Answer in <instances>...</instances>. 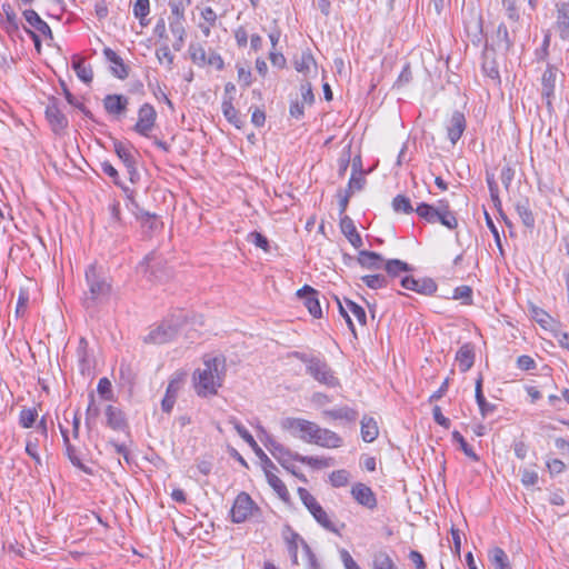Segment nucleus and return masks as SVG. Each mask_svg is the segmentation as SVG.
<instances>
[{
  "mask_svg": "<svg viewBox=\"0 0 569 569\" xmlns=\"http://www.w3.org/2000/svg\"><path fill=\"white\" fill-rule=\"evenodd\" d=\"M229 422L233 426L237 433L241 437L243 441H246L251 449L254 451L257 457L261 460L263 469L267 467H272L277 469L274 463L269 459V457L263 452V450L258 446L257 441L252 437V435L244 428V426L237 420L236 418H230Z\"/></svg>",
  "mask_w": 569,
  "mask_h": 569,
  "instance_id": "nucleus-8",
  "label": "nucleus"
},
{
  "mask_svg": "<svg viewBox=\"0 0 569 569\" xmlns=\"http://www.w3.org/2000/svg\"><path fill=\"white\" fill-rule=\"evenodd\" d=\"M190 58L193 63L204 66L207 63L206 50L201 44L191 43L189 46Z\"/></svg>",
  "mask_w": 569,
  "mask_h": 569,
  "instance_id": "nucleus-50",
  "label": "nucleus"
},
{
  "mask_svg": "<svg viewBox=\"0 0 569 569\" xmlns=\"http://www.w3.org/2000/svg\"><path fill=\"white\" fill-rule=\"evenodd\" d=\"M516 211L518 216L520 217L522 223L531 229L535 227L536 218L531 210L530 202L527 198L520 199L516 203Z\"/></svg>",
  "mask_w": 569,
  "mask_h": 569,
  "instance_id": "nucleus-35",
  "label": "nucleus"
},
{
  "mask_svg": "<svg viewBox=\"0 0 569 569\" xmlns=\"http://www.w3.org/2000/svg\"><path fill=\"white\" fill-rule=\"evenodd\" d=\"M150 12V1L149 0H137L133 4V16L139 19L140 24L146 27L148 21L146 20L147 16Z\"/></svg>",
  "mask_w": 569,
  "mask_h": 569,
  "instance_id": "nucleus-46",
  "label": "nucleus"
},
{
  "mask_svg": "<svg viewBox=\"0 0 569 569\" xmlns=\"http://www.w3.org/2000/svg\"><path fill=\"white\" fill-rule=\"evenodd\" d=\"M106 425L114 431H123L128 428V421L124 412L112 405H108L104 409Z\"/></svg>",
  "mask_w": 569,
  "mask_h": 569,
  "instance_id": "nucleus-20",
  "label": "nucleus"
},
{
  "mask_svg": "<svg viewBox=\"0 0 569 569\" xmlns=\"http://www.w3.org/2000/svg\"><path fill=\"white\" fill-rule=\"evenodd\" d=\"M531 317L542 327L546 328L551 319L550 316L541 308L532 306Z\"/></svg>",
  "mask_w": 569,
  "mask_h": 569,
  "instance_id": "nucleus-61",
  "label": "nucleus"
},
{
  "mask_svg": "<svg viewBox=\"0 0 569 569\" xmlns=\"http://www.w3.org/2000/svg\"><path fill=\"white\" fill-rule=\"evenodd\" d=\"M99 408L94 405V395L91 392L89 395V406L86 410V425L90 426L91 420L96 419L99 416Z\"/></svg>",
  "mask_w": 569,
  "mask_h": 569,
  "instance_id": "nucleus-63",
  "label": "nucleus"
},
{
  "mask_svg": "<svg viewBox=\"0 0 569 569\" xmlns=\"http://www.w3.org/2000/svg\"><path fill=\"white\" fill-rule=\"evenodd\" d=\"M157 112L150 103H143L138 111V121L134 124V131L143 137H149L154 127Z\"/></svg>",
  "mask_w": 569,
  "mask_h": 569,
  "instance_id": "nucleus-11",
  "label": "nucleus"
},
{
  "mask_svg": "<svg viewBox=\"0 0 569 569\" xmlns=\"http://www.w3.org/2000/svg\"><path fill=\"white\" fill-rule=\"evenodd\" d=\"M298 496L305 507L309 510V512L312 515L315 520L322 526L328 531H331L333 533H339V529L336 527V525L330 520L329 516L325 511V509L320 506V503L316 500V498L306 489V488H298Z\"/></svg>",
  "mask_w": 569,
  "mask_h": 569,
  "instance_id": "nucleus-5",
  "label": "nucleus"
},
{
  "mask_svg": "<svg viewBox=\"0 0 569 569\" xmlns=\"http://www.w3.org/2000/svg\"><path fill=\"white\" fill-rule=\"evenodd\" d=\"M183 20L184 19H171L170 23H169V27H170V30H171L172 34L176 38H178L180 43H183L184 36H186V30H184V27H183Z\"/></svg>",
  "mask_w": 569,
  "mask_h": 569,
  "instance_id": "nucleus-58",
  "label": "nucleus"
},
{
  "mask_svg": "<svg viewBox=\"0 0 569 569\" xmlns=\"http://www.w3.org/2000/svg\"><path fill=\"white\" fill-rule=\"evenodd\" d=\"M23 18L26 21L34 28L38 32H40L44 37L53 38L52 31L49 24L40 18V16L32 9H27L23 11Z\"/></svg>",
  "mask_w": 569,
  "mask_h": 569,
  "instance_id": "nucleus-30",
  "label": "nucleus"
},
{
  "mask_svg": "<svg viewBox=\"0 0 569 569\" xmlns=\"http://www.w3.org/2000/svg\"><path fill=\"white\" fill-rule=\"evenodd\" d=\"M72 68L77 73V77L84 83H90L93 79V71L90 66L84 63L82 58H74L72 61Z\"/></svg>",
  "mask_w": 569,
  "mask_h": 569,
  "instance_id": "nucleus-40",
  "label": "nucleus"
},
{
  "mask_svg": "<svg viewBox=\"0 0 569 569\" xmlns=\"http://www.w3.org/2000/svg\"><path fill=\"white\" fill-rule=\"evenodd\" d=\"M361 280L368 288L373 290L387 288L390 284L388 277L382 273L366 274L361 277Z\"/></svg>",
  "mask_w": 569,
  "mask_h": 569,
  "instance_id": "nucleus-42",
  "label": "nucleus"
},
{
  "mask_svg": "<svg viewBox=\"0 0 569 569\" xmlns=\"http://www.w3.org/2000/svg\"><path fill=\"white\" fill-rule=\"evenodd\" d=\"M501 6L511 22H518L520 19V12L518 8V0H501Z\"/></svg>",
  "mask_w": 569,
  "mask_h": 569,
  "instance_id": "nucleus-47",
  "label": "nucleus"
},
{
  "mask_svg": "<svg viewBox=\"0 0 569 569\" xmlns=\"http://www.w3.org/2000/svg\"><path fill=\"white\" fill-rule=\"evenodd\" d=\"M352 498L361 506L373 510L377 507V498L370 487L365 483L358 482L351 488Z\"/></svg>",
  "mask_w": 569,
  "mask_h": 569,
  "instance_id": "nucleus-17",
  "label": "nucleus"
},
{
  "mask_svg": "<svg viewBox=\"0 0 569 569\" xmlns=\"http://www.w3.org/2000/svg\"><path fill=\"white\" fill-rule=\"evenodd\" d=\"M2 9L6 14L7 31L9 33L18 32L19 23H18V18H17V14H16L13 8L10 4H3Z\"/></svg>",
  "mask_w": 569,
  "mask_h": 569,
  "instance_id": "nucleus-48",
  "label": "nucleus"
},
{
  "mask_svg": "<svg viewBox=\"0 0 569 569\" xmlns=\"http://www.w3.org/2000/svg\"><path fill=\"white\" fill-rule=\"evenodd\" d=\"M114 151L119 159H121V161L126 166L128 173L130 176V181L134 182L136 178L139 177V173L137 171L136 160L131 151L120 141L114 142Z\"/></svg>",
  "mask_w": 569,
  "mask_h": 569,
  "instance_id": "nucleus-22",
  "label": "nucleus"
},
{
  "mask_svg": "<svg viewBox=\"0 0 569 569\" xmlns=\"http://www.w3.org/2000/svg\"><path fill=\"white\" fill-rule=\"evenodd\" d=\"M379 435L377 422L371 417L361 419V438L365 442H372Z\"/></svg>",
  "mask_w": 569,
  "mask_h": 569,
  "instance_id": "nucleus-37",
  "label": "nucleus"
},
{
  "mask_svg": "<svg viewBox=\"0 0 569 569\" xmlns=\"http://www.w3.org/2000/svg\"><path fill=\"white\" fill-rule=\"evenodd\" d=\"M273 470L274 469L272 467H267V469H263L267 481L281 500L288 501L290 493L282 480L273 473Z\"/></svg>",
  "mask_w": 569,
  "mask_h": 569,
  "instance_id": "nucleus-34",
  "label": "nucleus"
},
{
  "mask_svg": "<svg viewBox=\"0 0 569 569\" xmlns=\"http://www.w3.org/2000/svg\"><path fill=\"white\" fill-rule=\"evenodd\" d=\"M453 441L458 442L460 449L463 453L473 461H479V456L475 452V450L469 446L463 436L459 431L452 432Z\"/></svg>",
  "mask_w": 569,
  "mask_h": 569,
  "instance_id": "nucleus-49",
  "label": "nucleus"
},
{
  "mask_svg": "<svg viewBox=\"0 0 569 569\" xmlns=\"http://www.w3.org/2000/svg\"><path fill=\"white\" fill-rule=\"evenodd\" d=\"M329 479L333 487H345L349 482V472L345 469L336 470L331 472Z\"/></svg>",
  "mask_w": 569,
  "mask_h": 569,
  "instance_id": "nucleus-54",
  "label": "nucleus"
},
{
  "mask_svg": "<svg viewBox=\"0 0 569 569\" xmlns=\"http://www.w3.org/2000/svg\"><path fill=\"white\" fill-rule=\"evenodd\" d=\"M392 209L397 213H412L416 212V209H413L410 199L407 196L398 194L392 200Z\"/></svg>",
  "mask_w": 569,
  "mask_h": 569,
  "instance_id": "nucleus-45",
  "label": "nucleus"
},
{
  "mask_svg": "<svg viewBox=\"0 0 569 569\" xmlns=\"http://www.w3.org/2000/svg\"><path fill=\"white\" fill-rule=\"evenodd\" d=\"M342 438L335 431L319 427L313 445L323 448H339L342 446Z\"/></svg>",
  "mask_w": 569,
  "mask_h": 569,
  "instance_id": "nucleus-24",
  "label": "nucleus"
},
{
  "mask_svg": "<svg viewBox=\"0 0 569 569\" xmlns=\"http://www.w3.org/2000/svg\"><path fill=\"white\" fill-rule=\"evenodd\" d=\"M256 507L254 501L247 492H240L232 505L231 508V520L234 523H241L247 520V518L252 513L253 508Z\"/></svg>",
  "mask_w": 569,
  "mask_h": 569,
  "instance_id": "nucleus-9",
  "label": "nucleus"
},
{
  "mask_svg": "<svg viewBox=\"0 0 569 569\" xmlns=\"http://www.w3.org/2000/svg\"><path fill=\"white\" fill-rule=\"evenodd\" d=\"M516 29H512L513 37L510 36L508 28L505 23H500L497 28V47L506 52L510 51L515 44Z\"/></svg>",
  "mask_w": 569,
  "mask_h": 569,
  "instance_id": "nucleus-36",
  "label": "nucleus"
},
{
  "mask_svg": "<svg viewBox=\"0 0 569 569\" xmlns=\"http://www.w3.org/2000/svg\"><path fill=\"white\" fill-rule=\"evenodd\" d=\"M103 56L109 62L113 64L111 70L114 77L123 80L129 76V69L124 64L122 58L119 54H117L111 48L106 47L103 49Z\"/></svg>",
  "mask_w": 569,
  "mask_h": 569,
  "instance_id": "nucleus-27",
  "label": "nucleus"
},
{
  "mask_svg": "<svg viewBox=\"0 0 569 569\" xmlns=\"http://www.w3.org/2000/svg\"><path fill=\"white\" fill-rule=\"evenodd\" d=\"M292 357L306 365V372L320 385L328 388L340 387V381L328 362L321 358L300 351H293Z\"/></svg>",
  "mask_w": 569,
  "mask_h": 569,
  "instance_id": "nucleus-3",
  "label": "nucleus"
},
{
  "mask_svg": "<svg viewBox=\"0 0 569 569\" xmlns=\"http://www.w3.org/2000/svg\"><path fill=\"white\" fill-rule=\"evenodd\" d=\"M297 296L302 299L305 307L315 318L322 317V309L319 301V291L315 288L305 284L297 291Z\"/></svg>",
  "mask_w": 569,
  "mask_h": 569,
  "instance_id": "nucleus-15",
  "label": "nucleus"
},
{
  "mask_svg": "<svg viewBox=\"0 0 569 569\" xmlns=\"http://www.w3.org/2000/svg\"><path fill=\"white\" fill-rule=\"evenodd\" d=\"M100 168L104 174H107L108 177H110L112 179L114 184H117L123 189L124 186L119 180V173H118L117 169L109 161L101 162Z\"/></svg>",
  "mask_w": 569,
  "mask_h": 569,
  "instance_id": "nucleus-60",
  "label": "nucleus"
},
{
  "mask_svg": "<svg viewBox=\"0 0 569 569\" xmlns=\"http://www.w3.org/2000/svg\"><path fill=\"white\" fill-rule=\"evenodd\" d=\"M222 113L224 118L233 124L236 128L240 129L244 124V121L240 117L238 110L233 106V101H222L221 104Z\"/></svg>",
  "mask_w": 569,
  "mask_h": 569,
  "instance_id": "nucleus-39",
  "label": "nucleus"
},
{
  "mask_svg": "<svg viewBox=\"0 0 569 569\" xmlns=\"http://www.w3.org/2000/svg\"><path fill=\"white\" fill-rule=\"evenodd\" d=\"M302 549L307 557L308 569H321L316 555L312 552L310 546L306 541H302Z\"/></svg>",
  "mask_w": 569,
  "mask_h": 569,
  "instance_id": "nucleus-62",
  "label": "nucleus"
},
{
  "mask_svg": "<svg viewBox=\"0 0 569 569\" xmlns=\"http://www.w3.org/2000/svg\"><path fill=\"white\" fill-rule=\"evenodd\" d=\"M102 103L108 114L120 117L127 112L129 99L123 94H107Z\"/></svg>",
  "mask_w": 569,
  "mask_h": 569,
  "instance_id": "nucleus-18",
  "label": "nucleus"
},
{
  "mask_svg": "<svg viewBox=\"0 0 569 569\" xmlns=\"http://www.w3.org/2000/svg\"><path fill=\"white\" fill-rule=\"evenodd\" d=\"M46 118L56 133L68 127V119L60 110L59 101L56 97L49 98V102L46 108Z\"/></svg>",
  "mask_w": 569,
  "mask_h": 569,
  "instance_id": "nucleus-12",
  "label": "nucleus"
},
{
  "mask_svg": "<svg viewBox=\"0 0 569 569\" xmlns=\"http://www.w3.org/2000/svg\"><path fill=\"white\" fill-rule=\"evenodd\" d=\"M489 560L493 569H512L507 553L499 547L489 551Z\"/></svg>",
  "mask_w": 569,
  "mask_h": 569,
  "instance_id": "nucleus-38",
  "label": "nucleus"
},
{
  "mask_svg": "<svg viewBox=\"0 0 569 569\" xmlns=\"http://www.w3.org/2000/svg\"><path fill=\"white\" fill-rule=\"evenodd\" d=\"M182 322L181 317H172L171 319L162 321L144 337V342L162 345L171 341L177 336Z\"/></svg>",
  "mask_w": 569,
  "mask_h": 569,
  "instance_id": "nucleus-6",
  "label": "nucleus"
},
{
  "mask_svg": "<svg viewBox=\"0 0 569 569\" xmlns=\"http://www.w3.org/2000/svg\"><path fill=\"white\" fill-rule=\"evenodd\" d=\"M143 219L140 221L142 228L148 229L150 232L156 231L162 223L158 220L156 213H143Z\"/></svg>",
  "mask_w": 569,
  "mask_h": 569,
  "instance_id": "nucleus-56",
  "label": "nucleus"
},
{
  "mask_svg": "<svg viewBox=\"0 0 569 569\" xmlns=\"http://www.w3.org/2000/svg\"><path fill=\"white\" fill-rule=\"evenodd\" d=\"M482 375H479L476 380L475 397L482 418H486L488 415L492 413L497 407L486 400L482 391Z\"/></svg>",
  "mask_w": 569,
  "mask_h": 569,
  "instance_id": "nucleus-32",
  "label": "nucleus"
},
{
  "mask_svg": "<svg viewBox=\"0 0 569 569\" xmlns=\"http://www.w3.org/2000/svg\"><path fill=\"white\" fill-rule=\"evenodd\" d=\"M296 461L317 469L328 468L335 465V460L332 458H318L309 456H296Z\"/></svg>",
  "mask_w": 569,
  "mask_h": 569,
  "instance_id": "nucleus-41",
  "label": "nucleus"
},
{
  "mask_svg": "<svg viewBox=\"0 0 569 569\" xmlns=\"http://www.w3.org/2000/svg\"><path fill=\"white\" fill-rule=\"evenodd\" d=\"M224 378V360L218 357H204L203 368L193 373L194 389L199 397H209L218 393Z\"/></svg>",
  "mask_w": 569,
  "mask_h": 569,
  "instance_id": "nucleus-1",
  "label": "nucleus"
},
{
  "mask_svg": "<svg viewBox=\"0 0 569 569\" xmlns=\"http://www.w3.org/2000/svg\"><path fill=\"white\" fill-rule=\"evenodd\" d=\"M373 569H398L391 557L386 551H377L372 559Z\"/></svg>",
  "mask_w": 569,
  "mask_h": 569,
  "instance_id": "nucleus-44",
  "label": "nucleus"
},
{
  "mask_svg": "<svg viewBox=\"0 0 569 569\" xmlns=\"http://www.w3.org/2000/svg\"><path fill=\"white\" fill-rule=\"evenodd\" d=\"M322 417L328 420H345L347 422H355L358 419V411L348 406H342L335 409H327L321 412Z\"/></svg>",
  "mask_w": 569,
  "mask_h": 569,
  "instance_id": "nucleus-25",
  "label": "nucleus"
},
{
  "mask_svg": "<svg viewBox=\"0 0 569 569\" xmlns=\"http://www.w3.org/2000/svg\"><path fill=\"white\" fill-rule=\"evenodd\" d=\"M386 271V274L388 277V281L400 277L403 272H411L413 270L412 266L409 263L400 260V259H388L385 260V264L382 268Z\"/></svg>",
  "mask_w": 569,
  "mask_h": 569,
  "instance_id": "nucleus-29",
  "label": "nucleus"
},
{
  "mask_svg": "<svg viewBox=\"0 0 569 569\" xmlns=\"http://www.w3.org/2000/svg\"><path fill=\"white\" fill-rule=\"evenodd\" d=\"M61 433H62L63 443L66 447V455H67L68 459L70 460V462L74 467H77L80 470H82L83 472H86L87 475H92V469L82 463V461L80 460V458L77 455L76 447L70 443L68 430L61 428Z\"/></svg>",
  "mask_w": 569,
  "mask_h": 569,
  "instance_id": "nucleus-31",
  "label": "nucleus"
},
{
  "mask_svg": "<svg viewBox=\"0 0 569 569\" xmlns=\"http://www.w3.org/2000/svg\"><path fill=\"white\" fill-rule=\"evenodd\" d=\"M466 118L461 111H453L447 123V136L452 144H456L466 130Z\"/></svg>",
  "mask_w": 569,
  "mask_h": 569,
  "instance_id": "nucleus-19",
  "label": "nucleus"
},
{
  "mask_svg": "<svg viewBox=\"0 0 569 569\" xmlns=\"http://www.w3.org/2000/svg\"><path fill=\"white\" fill-rule=\"evenodd\" d=\"M310 421L302 418L288 417L281 421L283 430L289 431L293 437L303 436Z\"/></svg>",
  "mask_w": 569,
  "mask_h": 569,
  "instance_id": "nucleus-33",
  "label": "nucleus"
},
{
  "mask_svg": "<svg viewBox=\"0 0 569 569\" xmlns=\"http://www.w3.org/2000/svg\"><path fill=\"white\" fill-rule=\"evenodd\" d=\"M557 77L558 69L555 66L548 64L541 78V96L546 100L548 109L552 108Z\"/></svg>",
  "mask_w": 569,
  "mask_h": 569,
  "instance_id": "nucleus-14",
  "label": "nucleus"
},
{
  "mask_svg": "<svg viewBox=\"0 0 569 569\" xmlns=\"http://www.w3.org/2000/svg\"><path fill=\"white\" fill-rule=\"evenodd\" d=\"M86 282L88 291L84 293L83 306L87 309L93 308L109 299L111 293V283L96 264H90L87 269Z\"/></svg>",
  "mask_w": 569,
  "mask_h": 569,
  "instance_id": "nucleus-2",
  "label": "nucleus"
},
{
  "mask_svg": "<svg viewBox=\"0 0 569 569\" xmlns=\"http://www.w3.org/2000/svg\"><path fill=\"white\" fill-rule=\"evenodd\" d=\"M475 357V347L471 343H465L459 348L456 361L461 372H467L473 366Z\"/></svg>",
  "mask_w": 569,
  "mask_h": 569,
  "instance_id": "nucleus-28",
  "label": "nucleus"
},
{
  "mask_svg": "<svg viewBox=\"0 0 569 569\" xmlns=\"http://www.w3.org/2000/svg\"><path fill=\"white\" fill-rule=\"evenodd\" d=\"M402 288L412 290L420 295L431 296L437 291V283L431 278L415 279L411 276H405L400 280Z\"/></svg>",
  "mask_w": 569,
  "mask_h": 569,
  "instance_id": "nucleus-13",
  "label": "nucleus"
},
{
  "mask_svg": "<svg viewBox=\"0 0 569 569\" xmlns=\"http://www.w3.org/2000/svg\"><path fill=\"white\" fill-rule=\"evenodd\" d=\"M358 263L368 270H380L383 268V257L375 251L360 250L357 257Z\"/></svg>",
  "mask_w": 569,
  "mask_h": 569,
  "instance_id": "nucleus-23",
  "label": "nucleus"
},
{
  "mask_svg": "<svg viewBox=\"0 0 569 569\" xmlns=\"http://www.w3.org/2000/svg\"><path fill=\"white\" fill-rule=\"evenodd\" d=\"M264 446L284 469L299 477L302 481H307L306 477L303 475L299 476L295 470V466L290 463V461L296 460V456H300L298 452H292L271 436H267Z\"/></svg>",
  "mask_w": 569,
  "mask_h": 569,
  "instance_id": "nucleus-7",
  "label": "nucleus"
},
{
  "mask_svg": "<svg viewBox=\"0 0 569 569\" xmlns=\"http://www.w3.org/2000/svg\"><path fill=\"white\" fill-rule=\"evenodd\" d=\"M416 213L428 223H440L449 230L458 228L456 213L446 199L438 200L436 204L421 202L417 206Z\"/></svg>",
  "mask_w": 569,
  "mask_h": 569,
  "instance_id": "nucleus-4",
  "label": "nucleus"
},
{
  "mask_svg": "<svg viewBox=\"0 0 569 569\" xmlns=\"http://www.w3.org/2000/svg\"><path fill=\"white\" fill-rule=\"evenodd\" d=\"M123 191L127 194L128 200L130 201L132 208L131 211L137 218V220L141 221L143 219V213H150L149 211H146L144 209L140 208V206L133 199V190H131L128 187H123Z\"/></svg>",
  "mask_w": 569,
  "mask_h": 569,
  "instance_id": "nucleus-55",
  "label": "nucleus"
},
{
  "mask_svg": "<svg viewBox=\"0 0 569 569\" xmlns=\"http://www.w3.org/2000/svg\"><path fill=\"white\" fill-rule=\"evenodd\" d=\"M556 31L563 41H569V1H560L556 3Z\"/></svg>",
  "mask_w": 569,
  "mask_h": 569,
  "instance_id": "nucleus-16",
  "label": "nucleus"
},
{
  "mask_svg": "<svg viewBox=\"0 0 569 569\" xmlns=\"http://www.w3.org/2000/svg\"><path fill=\"white\" fill-rule=\"evenodd\" d=\"M248 241L253 243L256 247L261 248L266 252L269 251V241L268 239L260 232L253 231L249 233Z\"/></svg>",
  "mask_w": 569,
  "mask_h": 569,
  "instance_id": "nucleus-59",
  "label": "nucleus"
},
{
  "mask_svg": "<svg viewBox=\"0 0 569 569\" xmlns=\"http://www.w3.org/2000/svg\"><path fill=\"white\" fill-rule=\"evenodd\" d=\"M97 391L99 396L104 400L112 401L114 399L111 381L106 377L99 380Z\"/></svg>",
  "mask_w": 569,
  "mask_h": 569,
  "instance_id": "nucleus-51",
  "label": "nucleus"
},
{
  "mask_svg": "<svg viewBox=\"0 0 569 569\" xmlns=\"http://www.w3.org/2000/svg\"><path fill=\"white\" fill-rule=\"evenodd\" d=\"M340 229L345 237L355 248L362 246V238L357 231L353 220L349 216H342L340 218Z\"/></svg>",
  "mask_w": 569,
  "mask_h": 569,
  "instance_id": "nucleus-26",
  "label": "nucleus"
},
{
  "mask_svg": "<svg viewBox=\"0 0 569 569\" xmlns=\"http://www.w3.org/2000/svg\"><path fill=\"white\" fill-rule=\"evenodd\" d=\"M315 66L316 61L310 51H303L299 58L295 59V68L298 72L307 74Z\"/></svg>",
  "mask_w": 569,
  "mask_h": 569,
  "instance_id": "nucleus-43",
  "label": "nucleus"
},
{
  "mask_svg": "<svg viewBox=\"0 0 569 569\" xmlns=\"http://www.w3.org/2000/svg\"><path fill=\"white\" fill-rule=\"evenodd\" d=\"M38 418V412L34 408L22 409L19 415V423L23 428H31Z\"/></svg>",
  "mask_w": 569,
  "mask_h": 569,
  "instance_id": "nucleus-52",
  "label": "nucleus"
},
{
  "mask_svg": "<svg viewBox=\"0 0 569 569\" xmlns=\"http://www.w3.org/2000/svg\"><path fill=\"white\" fill-rule=\"evenodd\" d=\"M182 386V377L171 378L166 389L164 397L161 401V409L166 413H170L177 401L178 393Z\"/></svg>",
  "mask_w": 569,
  "mask_h": 569,
  "instance_id": "nucleus-21",
  "label": "nucleus"
},
{
  "mask_svg": "<svg viewBox=\"0 0 569 569\" xmlns=\"http://www.w3.org/2000/svg\"><path fill=\"white\" fill-rule=\"evenodd\" d=\"M345 303L347 308L352 312V315L357 318L358 322L361 326H365L367 323V316L365 309L360 305L347 298L345 299Z\"/></svg>",
  "mask_w": 569,
  "mask_h": 569,
  "instance_id": "nucleus-53",
  "label": "nucleus"
},
{
  "mask_svg": "<svg viewBox=\"0 0 569 569\" xmlns=\"http://www.w3.org/2000/svg\"><path fill=\"white\" fill-rule=\"evenodd\" d=\"M161 268L162 259L154 252L147 254L137 267L138 271L147 276L149 280L158 281H161L166 276Z\"/></svg>",
  "mask_w": 569,
  "mask_h": 569,
  "instance_id": "nucleus-10",
  "label": "nucleus"
},
{
  "mask_svg": "<svg viewBox=\"0 0 569 569\" xmlns=\"http://www.w3.org/2000/svg\"><path fill=\"white\" fill-rule=\"evenodd\" d=\"M453 299L462 300L465 305H471L472 289L469 286L457 287L453 291Z\"/></svg>",
  "mask_w": 569,
  "mask_h": 569,
  "instance_id": "nucleus-57",
  "label": "nucleus"
},
{
  "mask_svg": "<svg viewBox=\"0 0 569 569\" xmlns=\"http://www.w3.org/2000/svg\"><path fill=\"white\" fill-rule=\"evenodd\" d=\"M300 92L303 103L311 106L315 102V94L312 92V87L310 82L307 81L301 83Z\"/></svg>",
  "mask_w": 569,
  "mask_h": 569,
  "instance_id": "nucleus-64",
  "label": "nucleus"
}]
</instances>
